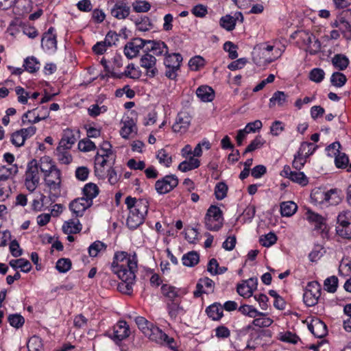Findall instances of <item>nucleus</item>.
I'll return each instance as SVG.
<instances>
[{
    "mask_svg": "<svg viewBox=\"0 0 351 351\" xmlns=\"http://www.w3.org/2000/svg\"><path fill=\"white\" fill-rule=\"evenodd\" d=\"M137 256L134 252V258H131V261H128V266L122 263L121 265L119 266V268L112 269V270L121 280V282H134L136 278L135 273L137 271Z\"/></svg>",
    "mask_w": 351,
    "mask_h": 351,
    "instance_id": "f257e3e1",
    "label": "nucleus"
},
{
    "mask_svg": "<svg viewBox=\"0 0 351 351\" xmlns=\"http://www.w3.org/2000/svg\"><path fill=\"white\" fill-rule=\"evenodd\" d=\"M223 220L222 210L217 206H210L204 218L206 228L211 231H218L222 227Z\"/></svg>",
    "mask_w": 351,
    "mask_h": 351,
    "instance_id": "f03ea898",
    "label": "nucleus"
},
{
    "mask_svg": "<svg viewBox=\"0 0 351 351\" xmlns=\"http://www.w3.org/2000/svg\"><path fill=\"white\" fill-rule=\"evenodd\" d=\"M38 165L36 160L33 159L28 162L25 172V185L27 189L32 193L39 184Z\"/></svg>",
    "mask_w": 351,
    "mask_h": 351,
    "instance_id": "7ed1b4c3",
    "label": "nucleus"
},
{
    "mask_svg": "<svg viewBox=\"0 0 351 351\" xmlns=\"http://www.w3.org/2000/svg\"><path fill=\"white\" fill-rule=\"evenodd\" d=\"M337 232L342 238L351 239V211L345 210L337 217Z\"/></svg>",
    "mask_w": 351,
    "mask_h": 351,
    "instance_id": "20e7f679",
    "label": "nucleus"
},
{
    "mask_svg": "<svg viewBox=\"0 0 351 351\" xmlns=\"http://www.w3.org/2000/svg\"><path fill=\"white\" fill-rule=\"evenodd\" d=\"M321 285L317 281L309 282L303 295L304 302L308 306H315L321 295Z\"/></svg>",
    "mask_w": 351,
    "mask_h": 351,
    "instance_id": "39448f33",
    "label": "nucleus"
},
{
    "mask_svg": "<svg viewBox=\"0 0 351 351\" xmlns=\"http://www.w3.org/2000/svg\"><path fill=\"white\" fill-rule=\"evenodd\" d=\"M178 184V178L176 175H167L155 183V189L160 195H164L173 190Z\"/></svg>",
    "mask_w": 351,
    "mask_h": 351,
    "instance_id": "423d86ee",
    "label": "nucleus"
},
{
    "mask_svg": "<svg viewBox=\"0 0 351 351\" xmlns=\"http://www.w3.org/2000/svg\"><path fill=\"white\" fill-rule=\"evenodd\" d=\"M300 38L303 44L307 46L306 51L311 55L317 54L321 49V43L315 36L308 31H301Z\"/></svg>",
    "mask_w": 351,
    "mask_h": 351,
    "instance_id": "0eeeda50",
    "label": "nucleus"
},
{
    "mask_svg": "<svg viewBox=\"0 0 351 351\" xmlns=\"http://www.w3.org/2000/svg\"><path fill=\"white\" fill-rule=\"evenodd\" d=\"M161 292L167 298V302H179L182 301V298L188 292L185 288H177L169 285H162L161 287Z\"/></svg>",
    "mask_w": 351,
    "mask_h": 351,
    "instance_id": "6e6552de",
    "label": "nucleus"
},
{
    "mask_svg": "<svg viewBox=\"0 0 351 351\" xmlns=\"http://www.w3.org/2000/svg\"><path fill=\"white\" fill-rule=\"evenodd\" d=\"M130 326L125 321H119L112 328V333L110 334V337L118 344L123 339L130 336Z\"/></svg>",
    "mask_w": 351,
    "mask_h": 351,
    "instance_id": "1a4fd4ad",
    "label": "nucleus"
},
{
    "mask_svg": "<svg viewBox=\"0 0 351 351\" xmlns=\"http://www.w3.org/2000/svg\"><path fill=\"white\" fill-rule=\"evenodd\" d=\"M150 43V40H145L141 38H134L131 42L128 43L124 47V54L128 59L136 57L139 51L143 49L146 44Z\"/></svg>",
    "mask_w": 351,
    "mask_h": 351,
    "instance_id": "9d476101",
    "label": "nucleus"
},
{
    "mask_svg": "<svg viewBox=\"0 0 351 351\" xmlns=\"http://www.w3.org/2000/svg\"><path fill=\"white\" fill-rule=\"evenodd\" d=\"M156 64V58L147 51L140 59L141 66L146 69V75L150 78L154 77L158 74Z\"/></svg>",
    "mask_w": 351,
    "mask_h": 351,
    "instance_id": "9b49d317",
    "label": "nucleus"
},
{
    "mask_svg": "<svg viewBox=\"0 0 351 351\" xmlns=\"http://www.w3.org/2000/svg\"><path fill=\"white\" fill-rule=\"evenodd\" d=\"M191 121V117L186 111H180L176 119V121L172 126V130L175 132L184 133L188 130Z\"/></svg>",
    "mask_w": 351,
    "mask_h": 351,
    "instance_id": "f8f14e48",
    "label": "nucleus"
},
{
    "mask_svg": "<svg viewBox=\"0 0 351 351\" xmlns=\"http://www.w3.org/2000/svg\"><path fill=\"white\" fill-rule=\"evenodd\" d=\"M38 165V169L44 173L45 178L50 177V174L53 173L56 178H58L61 175L60 171L56 167L48 156L41 158Z\"/></svg>",
    "mask_w": 351,
    "mask_h": 351,
    "instance_id": "ddd939ff",
    "label": "nucleus"
},
{
    "mask_svg": "<svg viewBox=\"0 0 351 351\" xmlns=\"http://www.w3.org/2000/svg\"><path fill=\"white\" fill-rule=\"evenodd\" d=\"M135 322L145 336L152 340H156V337H155L156 331L154 329L158 328V327L154 326L145 317L141 316L136 317Z\"/></svg>",
    "mask_w": 351,
    "mask_h": 351,
    "instance_id": "4468645a",
    "label": "nucleus"
},
{
    "mask_svg": "<svg viewBox=\"0 0 351 351\" xmlns=\"http://www.w3.org/2000/svg\"><path fill=\"white\" fill-rule=\"evenodd\" d=\"M92 206V202H86L84 197L76 198L69 204V209L76 217H82L84 211Z\"/></svg>",
    "mask_w": 351,
    "mask_h": 351,
    "instance_id": "2eb2a0df",
    "label": "nucleus"
},
{
    "mask_svg": "<svg viewBox=\"0 0 351 351\" xmlns=\"http://www.w3.org/2000/svg\"><path fill=\"white\" fill-rule=\"evenodd\" d=\"M110 13L114 18L121 20L126 19L130 13V7L123 1H117L110 10Z\"/></svg>",
    "mask_w": 351,
    "mask_h": 351,
    "instance_id": "dca6fc26",
    "label": "nucleus"
},
{
    "mask_svg": "<svg viewBox=\"0 0 351 351\" xmlns=\"http://www.w3.org/2000/svg\"><path fill=\"white\" fill-rule=\"evenodd\" d=\"M54 27H50L47 32H45L42 40L41 46L46 50H56L57 49L56 36L53 34Z\"/></svg>",
    "mask_w": 351,
    "mask_h": 351,
    "instance_id": "f3484780",
    "label": "nucleus"
},
{
    "mask_svg": "<svg viewBox=\"0 0 351 351\" xmlns=\"http://www.w3.org/2000/svg\"><path fill=\"white\" fill-rule=\"evenodd\" d=\"M308 328L311 333L317 338H323L327 334V327L324 322L319 319H313Z\"/></svg>",
    "mask_w": 351,
    "mask_h": 351,
    "instance_id": "a211bd4d",
    "label": "nucleus"
},
{
    "mask_svg": "<svg viewBox=\"0 0 351 351\" xmlns=\"http://www.w3.org/2000/svg\"><path fill=\"white\" fill-rule=\"evenodd\" d=\"M181 302H166L168 315L173 320H176L178 316L184 315L186 313V311L181 305Z\"/></svg>",
    "mask_w": 351,
    "mask_h": 351,
    "instance_id": "6ab92c4d",
    "label": "nucleus"
},
{
    "mask_svg": "<svg viewBox=\"0 0 351 351\" xmlns=\"http://www.w3.org/2000/svg\"><path fill=\"white\" fill-rule=\"evenodd\" d=\"M306 219L315 226V229L324 230L326 228L325 219L320 215L308 209L306 213Z\"/></svg>",
    "mask_w": 351,
    "mask_h": 351,
    "instance_id": "aec40b11",
    "label": "nucleus"
},
{
    "mask_svg": "<svg viewBox=\"0 0 351 351\" xmlns=\"http://www.w3.org/2000/svg\"><path fill=\"white\" fill-rule=\"evenodd\" d=\"M148 44H151L152 46L150 48L146 47L147 52L152 51L156 56H165L168 53V47L163 41L150 40Z\"/></svg>",
    "mask_w": 351,
    "mask_h": 351,
    "instance_id": "412c9836",
    "label": "nucleus"
},
{
    "mask_svg": "<svg viewBox=\"0 0 351 351\" xmlns=\"http://www.w3.org/2000/svg\"><path fill=\"white\" fill-rule=\"evenodd\" d=\"M134 258V254H128L126 252L120 251L117 252L114 254L113 261L111 264V267L112 269L119 268L120 265H122V263H124L126 265V266H128V261L131 258Z\"/></svg>",
    "mask_w": 351,
    "mask_h": 351,
    "instance_id": "4be33fe9",
    "label": "nucleus"
},
{
    "mask_svg": "<svg viewBox=\"0 0 351 351\" xmlns=\"http://www.w3.org/2000/svg\"><path fill=\"white\" fill-rule=\"evenodd\" d=\"M76 141L77 138L75 137L74 132L71 129H66L64 131L58 145L70 149L75 143Z\"/></svg>",
    "mask_w": 351,
    "mask_h": 351,
    "instance_id": "5701e85b",
    "label": "nucleus"
},
{
    "mask_svg": "<svg viewBox=\"0 0 351 351\" xmlns=\"http://www.w3.org/2000/svg\"><path fill=\"white\" fill-rule=\"evenodd\" d=\"M207 315L214 321H218L223 316L222 306L219 302H215L206 308Z\"/></svg>",
    "mask_w": 351,
    "mask_h": 351,
    "instance_id": "b1692460",
    "label": "nucleus"
},
{
    "mask_svg": "<svg viewBox=\"0 0 351 351\" xmlns=\"http://www.w3.org/2000/svg\"><path fill=\"white\" fill-rule=\"evenodd\" d=\"M196 95L204 102L212 101L215 98L213 89L206 85L199 86L196 90Z\"/></svg>",
    "mask_w": 351,
    "mask_h": 351,
    "instance_id": "393cba45",
    "label": "nucleus"
},
{
    "mask_svg": "<svg viewBox=\"0 0 351 351\" xmlns=\"http://www.w3.org/2000/svg\"><path fill=\"white\" fill-rule=\"evenodd\" d=\"M82 226L78 219H70L62 226V231L66 234H77L82 230Z\"/></svg>",
    "mask_w": 351,
    "mask_h": 351,
    "instance_id": "a878e982",
    "label": "nucleus"
},
{
    "mask_svg": "<svg viewBox=\"0 0 351 351\" xmlns=\"http://www.w3.org/2000/svg\"><path fill=\"white\" fill-rule=\"evenodd\" d=\"M99 192V189L95 184L92 182L87 183L82 189V193L84 196L83 197L86 199V202H90V201L93 203V199L97 197Z\"/></svg>",
    "mask_w": 351,
    "mask_h": 351,
    "instance_id": "bb28decb",
    "label": "nucleus"
},
{
    "mask_svg": "<svg viewBox=\"0 0 351 351\" xmlns=\"http://www.w3.org/2000/svg\"><path fill=\"white\" fill-rule=\"evenodd\" d=\"M199 166L200 160L191 156L188 160H185L180 162L178 167V169L182 172H187L195 169Z\"/></svg>",
    "mask_w": 351,
    "mask_h": 351,
    "instance_id": "cd10ccee",
    "label": "nucleus"
},
{
    "mask_svg": "<svg viewBox=\"0 0 351 351\" xmlns=\"http://www.w3.org/2000/svg\"><path fill=\"white\" fill-rule=\"evenodd\" d=\"M182 57L179 53H173L165 55L164 64L166 67L180 68Z\"/></svg>",
    "mask_w": 351,
    "mask_h": 351,
    "instance_id": "c85d7f7f",
    "label": "nucleus"
},
{
    "mask_svg": "<svg viewBox=\"0 0 351 351\" xmlns=\"http://www.w3.org/2000/svg\"><path fill=\"white\" fill-rule=\"evenodd\" d=\"M343 18L340 21L341 25L339 30L344 36L346 34L351 35V10H346L343 11Z\"/></svg>",
    "mask_w": 351,
    "mask_h": 351,
    "instance_id": "c756f323",
    "label": "nucleus"
},
{
    "mask_svg": "<svg viewBox=\"0 0 351 351\" xmlns=\"http://www.w3.org/2000/svg\"><path fill=\"white\" fill-rule=\"evenodd\" d=\"M332 64L339 71H344L349 65V59L343 54L337 53L332 58Z\"/></svg>",
    "mask_w": 351,
    "mask_h": 351,
    "instance_id": "7c9ffc66",
    "label": "nucleus"
},
{
    "mask_svg": "<svg viewBox=\"0 0 351 351\" xmlns=\"http://www.w3.org/2000/svg\"><path fill=\"white\" fill-rule=\"evenodd\" d=\"M182 261L184 266L193 267L199 262V254L195 251H191L182 256Z\"/></svg>",
    "mask_w": 351,
    "mask_h": 351,
    "instance_id": "2f4dec72",
    "label": "nucleus"
},
{
    "mask_svg": "<svg viewBox=\"0 0 351 351\" xmlns=\"http://www.w3.org/2000/svg\"><path fill=\"white\" fill-rule=\"evenodd\" d=\"M311 199L315 204H321L328 202V191L322 189H315L311 193Z\"/></svg>",
    "mask_w": 351,
    "mask_h": 351,
    "instance_id": "473e14b6",
    "label": "nucleus"
},
{
    "mask_svg": "<svg viewBox=\"0 0 351 351\" xmlns=\"http://www.w3.org/2000/svg\"><path fill=\"white\" fill-rule=\"evenodd\" d=\"M69 149H66L64 147L58 146L56 151V155L57 159L60 162L64 165H69L72 161V156L69 152Z\"/></svg>",
    "mask_w": 351,
    "mask_h": 351,
    "instance_id": "72a5a7b5",
    "label": "nucleus"
},
{
    "mask_svg": "<svg viewBox=\"0 0 351 351\" xmlns=\"http://www.w3.org/2000/svg\"><path fill=\"white\" fill-rule=\"evenodd\" d=\"M149 204L146 199H139L136 207L131 209L130 213H134L135 215H139L145 218L148 212Z\"/></svg>",
    "mask_w": 351,
    "mask_h": 351,
    "instance_id": "f704fd0d",
    "label": "nucleus"
},
{
    "mask_svg": "<svg viewBox=\"0 0 351 351\" xmlns=\"http://www.w3.org/2000/svg\"><path fill=\"white\" fill-rule=\"evenodd\" d=\"M288 95L282 91H276L269 99V108L274 107L276 104L282 106L287 101Z\"/></svg>",
    "mask_w": 351,
    "mask_h": 351,
    "instance_id": "c9c22d12",
    "label": "nucleus"
},
{
    "mask_svg": "<svg viewBox=\"0 0 351 351\" xmlns=\"http://www.w3.org/2000/svg\"><path fill=\"white\" fill-rule=\"evenodd\" d=\"M10 265L14 269L20 268L21 271L27 273L32 269L30 262L24 258H19L16 260H12L9 263Z\"/></svg>",
    "mask_w": 351,
    "mask_h": 351,
    "instance_id": "e433bc0d",
    "label": "nucleus"
},
{
    "mask_svg": "<svg viewBox=\"0 0 351 351\" xmlns=\"http://www.w3.org/2000/svg\"><path fill=\"white\" fill-rule=\"evenodd\" d=\"M298 206L293 202H284L280 204V213L283 217H291L297 210Z\"/></svg>",
    "mask_w": 351,
    "mask_h": 351,
    "instance_id": "4c0bfd02",
    "label": "nucleus"
},
{
    "mask_svg": "<svg viewBox=\"0 0 351 351\" xmlns=\"http://www.w3.org/2000/svg\"><path fill=\"white\" fill-rule=\"evenodd\" d=\"M23 66L27 72L34 73L39 70L40 62L34 56H30L25 59Z\"/></svg>",
    "mask_w": 351,
    "mask_h": 351,
    "instance_id": "58836bf2",
    "label": "nucleus"
},
{
    "mask_svg": "<svg viewBox=\"0 0 351 351\" xmlns=\"http://www.w3.org/2000/svg\"><path fill=\"white\" fill-rule=\"evenodd\" d=\"M228 270L226 267H219L217 259L211 258L207 265V271L211 275H218L225 273Z\"/></svg>",
    "mask_w": 351,
    "mask_h": 351,
    "instance_id": "ea45409f",
    "label": "nucleus"
},
{
    "mask_svg": "<svg viewBox=\"0 0 351 351\" xmlns=\"http://www.w3.org/2000/svg\"><path fill=\"white\" fill-rule=\"evenodd\" d=\"M136 29L141 32H147L153 28L154 25L147 16H141L134 21Z\"/></svg>",
    "mask_w": 351,
    "mask_h": 351,
    "instance_id": "a19ab883",
    "label": "nucleus"
},
{
    "mask_svg": "<svg viewBox=\"0 0 351 351\" xmlns=\"http://www.w3.org/2000/svg\"><path fill=\"white\" fill-rule=\"evenodd\" d=\"M220 26L226 30L232 31L236 26V19L230 14L222 16L219 20Z\"/></svg>",
    "mask_w": 351,
    "mask_h": 351,
    "instance_id": "79ce46f5",
    "label": "nucleus"
},
{
    "mask_svg": "<svg viewBox=\"0 0 351 351\" xmlns=\"http://www.w3.org/2000/svg\"><path fill=\"white\" fill-rule=\"evenodd\" d=\"M239 311L243 315L255 318L256 316H265V313L257 311L253 306L244 304L239 308Z\"/></svg>",
    "mask_w": 351,
    "mask_h": 351,
    "instance_id": "37998d69",
    "label": "nucleus"
},
{
    "mask_svg": "<svg viewBox=\"0 0 351 351\" xmlns=\"http://www.w3.org/2000/svg\"><path fill=\"white\" fill-rule=\"evenodd\" d=\"M145 218L139 215H135L134 213H130L126 224L128 227L131 230L136 229L139 226L143 223Z\"/></svg>",
    "mask_w": 351,
    "mask_h": 351,
    "instance_id": "c03bdc74",
    "label": "nucleus"
},
{
    "mask_svg": "<svg viewBox=\"0 0 351 351\" xmlns=\"http://www.w3.org/2000/svg\"><path fill=\"white\" fill-rule=\"evenodd\" d=\"M134 129H136V124L132 119L124 121L123 126L121 128L120 134L123 138H128L130 134H132Z\"/></svg>",
    "mask_w": 351,
    "mask_h": 351,
    "instance_id": "a18cd8bd",
    "label": "nucleus"
},
{
    "mask_svg": "<svg viewBox=\"0 0 351 351\" xmlns=\"http://www.w3.org/2000/svg\"><path fill=\"white\" fill-rule=\"evenodd\" d=\"M156 331L155 337L156 338H159L161 342L166 343L169 348L171 350H175L176 348V342L173 338L169 337L167 334L163 332L160 328H155Z\"/></svg>",
    "mask_w": 351,
    "mask_h": 351,
    "instance_id": "49530a36",
    "label": "nucleus"
},
{
    "mask_svg": "<svg viewBox=\"0 0 351 351\" xmlns=\"http://www.w3.org/2000/svg\"><path fill=\"white\" fill-rule=\"evenodd\" d=\"M107 248V245L100 241L93 242L88 247V253L90 256L95 257L100 252L105 251Z\"/></svg>",
    "mask_w": 351,
    "mask_h": 351,
    "instance_id": "de8ad7c7",
    "label": "nucleus"
},
{
    "mask_svg": "<svg viewBox=\"0 0 351 351\" xmlns=\"http://www.w3.org/2000/svg\"><path fill=\"white\" fill-rule=\"evenodd\" d=\"M347 82L346 76L339 71L334 72L330 77L332 85L336 87H342Z\"/></svg>",
    "mask_w": 351,
    "mask_h": 351,
    "instance_id": "09e8293b",
    "label": "nucleus"
},
{
    "mask_svg": "<svg viewBox=\"0 0 351 351\" xmlns=\"http://www.w3.org/2000/svg\"><path fill=\"white\" fill-rule=\"evenodd\" d=\"M156 158L160 164L164 165L167 167H169L172 163V158L166 149H161L156 154Z\"/></svg>",
    "mask_w": 351,
    "mask_h": 351,
    "instance_id": "8fccbe9b",
    "label": "nucleus"
},
{
    "mask_svg": "<svg viewBox=\"0 0 351 351\" xmlns=\"http://www.w3.org/2000/svg\"><path fill=\"white\" fill-rule=\"evenodd\" d=\"M228 190V186L225 182H218L215 187V195L216 199L218 200L223 199L227 195Z\"/></svg>",
    "mask_w": 351,
    "mask_h": 351,
    "instance_id": "3c124183",
    "label": "nucleus"
},
{
    "mask_svg": "<svg viewBox=\"0 0 351 351\" xmlns=\"http://www.w3.org/2000/svg\"><path fill=\"white\" fill-rule=\"evenodd\" d=\"M61 175L56 178V180H51L50 177L45 178V182L46 185L55 192V194L58 196L60 193V184H61Z\"/></svg>",
    "mask_w": 351,
    "mask_h": 351,
    "instance_id": "603ef678",
    "label": "nucleus"
},
{
    "mask_svg": "<svg viewBox=\"0 0 351 351\" xmlns=\"http://www.w3.org/2000/svg\"><path fill=\"white\" fill-rule=\"evenodd\" d=\"M8 321L12 327L16 328H21L25 323L24 317L18 313L9 315Z\"/></svg>",
    "mask_w": 351,
    "mask_h": 351,
    "instance_id": "864d4df0",
    "label": "nucleus"
},
{
    "mask_svg": "<svg viewBox=\"0 0 351 351\" xmlns=\"http://www.w3.org/2000/svg\"><path fill=\"white\" fill-rule=\"evenodd\" d=\"M324 289L329 293H335L338 286V278L335 276L327 278L324 282Z\"/></svg>",
    "mask_w": 351,
    "mask_h": 351,
    "instance_id": "5fc2aeb1",
    "label": "nucleus"
},
{
    "mask_svg": "<svg viewBox=\"0 0 351 351\" xmlns=\"http://www.w3.org/2000/svg\"><path fill=\"white\" fill-rule=\"evenodd\" d=\"M71 265L72 263L69 258H62L56 262V268L60 273H66L71 269Z\"/></svg>",
    "mask_w": 351,
    "mask_h": 351,
    "instance_id": "6e6d98bb",
    "label": "nucleus"
},
{
    "mask_svg": "<svg viewBox=\"0 0 351 351\" xmlns=\"http://www.w3.org/2000/svg\"><path fill=\"white\" fill-rule=\"evenodd\" d=\"M276 241L277 237L274 232H269L264 236H261L259 239L260 243L267 247L275 244Z\"/></svg>",
    "mask_w": 351,
    "mask_h": 351,
    "instance_id": "4d7b16f0",
    "label": "nucleus"
},
{
    "mask_svg": "<svg viewBox=\"0 0 351 351\" xmlns=\"http://www.w3.org/2000/svg\"><path fill=\"white\" fill-rule=\"evenodd\" d=\"M124 74L128 78L137 80L141 77V71L136 69L133 63H130L126 66Z\"/></svg>",
    "mask_w": 351,
    "mask_h": 351,
    "instance_id": "13d9d810",
    "label": "nucleus"
},
{
    "mask_svg": "<svg viewBox=\"0 0 351 351\" xmlns=\"http://www.w3.org/2000/svg\"><path fill=\"white\" fill-rule=\"evenodd\" d=\"M290 180L301 186H306L308 183V178L305 176L303 172L293 171Z\"/></svg>",
    "mask_w": 351,
    "mask_h": 351,
    "instance_id": "bf43d9fd",
    "label": "nucleus"
},
{
    "mask_svg": "<svg viewBox=\"0 0 351 351\" xmlns=\"http://www.w3.org/2000/svg\"><path fill=\"white\" fill-rule=\"evenodd\" d=\"M10 141L12 144L14 145L15 147H20L24 145L25 139L20 130H19L11 134Z\"/></svg>",
    "mask_w": 351,
    "mask_h": 351,
    "instance_id": "052dcab7",
    "label": "nucleus"
},
{
    "mask_svg": "<svg viewBox=\"0 0 351 351\" xmlns=\"http://www.w3.org/2000/svg\"><path fill=\"white\" fill-rule=\"evenodd\" d=\"M279 339L282 341L287 343H291L295 344L300 339L299 337L290 331L280 332L279 334Z\"/></svg>",
    "mask_w": 351,
    "mask_h": 351,
    "instance_id": "680f3d73",
    "label": "nucleus"
},
{
    "mask_svg": "<svg viewBox=\"0 0 351 351\" xmlns=\"http://www.w3.org/2000/svg\"><path fill=\"white\" fill-rule=\"evenodd\" d=\"M204 64L205 60L199 56H196L191 58L189 62V66L192 71H198L200 68L203 67Z\"/></svg>",
    "mask_w": 351,
    "mask_h": 351,
    "instance_id": "e2e57ef3",
    "label": "nucleus"
},
{
    "mask_svg": "<svg viewBox=\"0 0 351 351\" xmlns=\"http://www.w3.org/2000/svg\"><path fill=\"white\" fill-rule=\"evenodd\" d=\"M325 76V73L323 69L319 68L313 69L309 73V78L311 81L316 83L321 82Z\"/></svg>",
    "mask_w": 351,
    "mask_h": 351,
    "instance_id": "0e129e2a",
    "label": "nucleus"
},
{
    "mask_svg": "<svg viewBox=\"0 0 351 351\" xmlns=\"http://www.w3.org/2000/svg\"><path fill=\"white\" fill-rule=\"evenodd\" d=\"M78 149L81 152H87L95 149L96 145L89 138H85L79 141Z\"/></svg>",
    "mask_w": 351,
    "mask_h": 351,
    "instance_id": "69168bd1",
    "label": "nucleus"
},
{
    "mask_svg": "<svg viewBox=\"0 0 351 351\" xmlns=\"http://www.w3.org/2000/svg\"><path fill=\"white\" fill-rule=\"evenodd\" d=\"M348 156L345 153L340 152L335 156V163L337 168L345 169L348 167Z\"/></svg>",
    "mask_w": 351,
    "mask_h": 351,
    "instance_id": "338daca9",
    "label": "nucleus"
},
{
    "mask_svg": "<svg viewBox=\"0 0 351 351\" xmlns=\"http://www.w3.org/2000/svg\"><path fill=\"white\" fill-rule=\"evenodd\" d=\"M132 7L136 12H147L150 10L151 5L147 1H136L132 3Z\"/></svg>",
    "mask_w": 351,
    "mask_h": 351,
    "instance_id": "774afa93",
    "label": "nucleus"
}]
</instances>
